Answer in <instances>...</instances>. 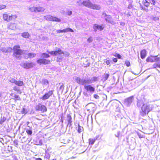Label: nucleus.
Returning a JSON list of instances; mask_svg holds the SVG:
<instances>
[{"label":"nucleus","mask_w":160,"mask_h":160,"mask_svg":"<svg viewBox=\"0 0 160 160\" xmlns=\"http://www.w3.org/2000/svg\"><path fill=\"white\" fill-rule=\"evenodd\" d=\"M157 56H155L154 57L155 58H154V62H158L160 61V58H156Z\"/></svg>","instance_id":"3c124183"},{"label":"nucleus","mask_w":160,"mask_h":160,"mask_svg":"<svg viewBox=\"0 0 160 160\" xmlns=\"http://www.w3.org/2000/svg\"><path fill=\"white\" fill-rule=\"evenodd\" d=\"M113 61L114 62H116L117 61V58H114L113 59Z\"/></svg>","instance_id":"774afa93"},{"label":"nucleus","mask_w":160,"mask_h":160,"mask_svg":"<svg viewBox=\"0 0 160 160\" xmlns=\"http://www.w3.org/2000/svg\"><path fill=\"white\" fill-rule=\"evenodd\" d=\"M105 20L106 22L108 23H112V18L110 15H108L106 18H105Z\"/></svg>","instance_id":"aec40b11"},{"label":"nucleus","mask_w":160,"mask_h":160,"mask_svg":"<svg viewBox=\"0 0 160 160\" xmlns=\"http://www.w3.org/2000/svg\"><path fill=\"white\" fill-rule=\"evenodd\" d=\"M6 120V118L5 117H1L0 119V124L1 125H2Z\"/></svg>","instance_id":"7c9ffc66"},{"label":"nucleus","mask_w":160,"mask_h":160,"mask_svg":"<svg viewBox=\"0 0 160 160\" xmlns=\"http://www.w3.org/2000/svg\"><path fill=\"white\" fill-rule=\"evenodd\" d=\"M91 9H93L99 10L101 9V7L99 5L93 4L92 3V6Z\"/></svg>","instance_id":"dca6fc26"},{"label":"nucleus","mask_w":160,"mask_h":160,"mask_svg":"<svg viewBox=\"0 0 160 160\" xmlns=\"http://www.w3.org/2000/svg\"><path fill=\"white\" fill-rule=\"evenodd\" d=\"M36 12H43L45 10V8L42 7H36Z\"/></svg>","instance_id":"4be33fe9"},{"label":"nucleus","mask_w":160,"mask_h":160,"mask_svg":"<svg viewBox=\"0 0 160 160\" xmlns=\"http://www.w3.org/2000/svg\"><path fill=\"white\" fill-rule=\"evenodd\" d=\"M71 119L72 118L71 116L69 114H68L67 116V120L68 122V124L71 123Z\"/></svg>","instance_id":"c756f323"},{"label":"nucleus","mask_w":160,"mask_h":160,"mask_svg":"<svg viewBox=\"0 0 160 160\" xmlns=\"http://www.w3.org/2000/svg\"><path fill=\"white\" fill-rule=\"evenodd\" d=\"M41 57L43 58H49L50 56L48 54L43 53L41 54Z\"/></svg>","instance_id":"a878e982"},{"label":"nucleus","mask_w":160,"mask_h":160,"mask_svg":"<svg viewBox=\"0 0 160 160\" xmlns=\"http://www.w3.org/2000/svg\"><path fill=\"white\" fill-rule=\"evenodd\" d=\"M36 55V54L34 53H30L28 54V57L30 58H32L35 57Z\"/></svg>","instance_id":"473e14b6"},{"label":"nucleus","mask_w":160,"mask_h":160,"mask_svg":"<svg viewBox=\"0 0 160 160\" xmlns=\"http://www.w3.org/2000/svg\"><path fill=\"white\" fill-rule=\"evenodd\" d=\"M154 108L153 105L149 103L144 104L142 107V111H140V114L143 116L146 115L149 112L153 109Z\"/></svg>","instance_id":"f257e3e1"},{"label":"nucleus","mask_w":160,"mask_h":160,"mask_svg":"<svg viewBox=\"0 0 160 160\" xmlns=\"http://www.w3.org/2000/svg\"><path fill=\"white\" fill-rule=\"evenodd\" d=\"M83 130V128L82 127L80 126L79 124L78 125V132L79 133H80Z\"/></svg>","instance_id":"f704fd0d"},{"label":"nucleus","mask_w":160,"mask_h":160,"mask_svg":"<svg viewBox=\"0 0 160 160\" xmlns=\"http://www.w3.org/2000/svg\"><path fill=\"white\" fill-rule=\"evenodd\" d=\"M106 63L107 65H109L110 63V62L109 60H107L106 62Z\"/></svg>","instance_id":"338daca9"},{"label":"nucleus","mask_w":160,"mask_h":160,"mask_svg":"<svg viewBox=\"0 0 160 160\" xmlns=\"http://www.w3.org/2000/svg\"><path fill=\"white\" fill-rule=\"evenodd\" d=\"M114 56L115 57H118V58L119 59L121 58V56L120 54L117 53Z\"/></svg>","instance_id":"864d4df0"},{"label":"nucleus","mask_w":160,"mask_h":160,"mask_svg":"<svg viewBox=\"0 0 160 160\" xmlns=\"http://www.w3.org/2000/svg\"><path fill=\"white\" fill-rule=\"evenodd\" d=\"M125 64L128 67H129V66H130V62L128 61H127L125 62Z\"/></svg>","instance_id":"603ef678"},{"label":"nucleus","mask_w":160,"mask_h":160,"mask_svg":"<svg viewBox=\"0 0 160 160\" xmlns=\"http://www.w3.org/2000/svg\"><path fill=\"white\" fill-rule=\"evenodd\" d=\"M13 89L17 92H19L20 91L19 88L17 86H15L13 87Z\"/></svg>","instance_id":"ea45409f"},{"label":"nucleus","mask_w":160,"mask_h":160,"mask_svg":"<svg viewBox=\"0 0 160 160\" xmlns=\"http://www.w3.org/2000/svg\"><path fill=\"white\" fill-rule=\"evenodd\" d=\"M36 7H33L31 8H30L29 9V10L32 12H36Z\"/></svg>","instance_id":"c9c22d12"},{"label":"nucleus","mask_w":160,"mask_h":160,"mask_svg":"<svg viewBox=\"0 0 160 160\" xmlns=\"http://www.w3.org/2000/svg\"><path fill=\"white\" fill-rule=\"evenodd\" d=\"M143 3L146 7H148L149 5V3L146 0H143Z\"/></svg>","instance_id":"72a5a7b5"},{"label":"nucleus","mask_w":160,"mask_h":160,"mask_svg":"<svg viewBox=\"0 0 160 160\" xmlns=\"http://www.w3.org/2000/svg\"><path fill=\"white\" fill-rule=\"evenodd\" d=\"M89 144H91L92 145L93 144L95 141V140L92 139H89Z\"/></svg>","instance_id":"58836bf2"},{"label":"nucleus","mask_w":160,"mask_h":160,"mask_svg":"<svg viewBox=\"0 0 160 160\" xmlns=\"http://www.w3.org/2000/svg\"><path fill=\"white\" fill-rule=\"evenodd\" d=\"M8 28L12 30H14L16 28V25L15 23H10L8 25Z\"/></svg>","instance_id":"f3484780"},{"label":"nucleus","mask_w":160,"mask_h":160,"mask_svg":"<svg viewBox=\"0 0 160 160\" xmlns=\"http://www.w3.org/2000/svg\"><path fill=\"white\" fill-rule=\"evenodd\" d=\"M82 2L81 0L78 1L77 2V3L78 4V5L79 6H81L82 5H83L82 3Z\"/></svg>","instance_id":"09e8293b"},{"label":"nucleus","mask_w":160,"mask_h":160,"mask_svg":"<svg viewBox=\"0 0 160 160\" xmlns=\"http://www.w3.org/2000/svg\"><path fill=\"white\" fill-rule=\"evenodd\" d=\"M22 36L25 38H28L29 37V34L28 32H24L22 33Z\"/></svg>","instance_id":"412c9836"},{"label":"nucleus","mask_w":160,"mask_h":160,"mask_svg":"<svg viewBox=\"0 0 160 160\" xmlns=\"http://www.w3.org/2000/svg\"><path fill=\"white\" fill-rule=\"evenodd\" d=\"M17 17L16 15H10L7 14H3V18L4 20L7 22H9L13 19L17 18Z\"/></svg>","instance_id":"20e7f679"},{"label":"nucleus","mask_w":160,"mask_h":160,"mask_svg":"<svg viewBox=\"0 0 160 160\" xmlns=\"http://www.w3.org/2000/svg\"><path fill=\"white\" fill-rule=\"evenodd\" d=\"M26 132L28 135H31L32 133V129L30 128H27L26 129Z\"/></svg>","instance_id":"2f4dec72"},{"label":"nucleus","mask_w":160,"mask_h":160,"mask_svg":"<svg viewBox=\"0 0 160 160\" xmlns=\"http://www.w3.org/2000/svg\"><path fill=\"white\" fill-rule=\"evenodd\" d=\"M72 13V12L71 11H68V15L69 16H70Z\"/></svg>","instance_id":"680f3d73"},{"label":"nucleus","mask_w":160,"mask_h":160,"mask_svg":"<svg viewBox=\"0 0 160 160\" xmlns=\"http://www.w3.org/2000/svg\"><path fill=\"white\" fill-rule=\"evenodd\" d=\"M14 144L15 145V146H17L18 145V142L17 141H14Z\"/></svg>","instance_id":"69168bd1"},{"label":"nucleus","mask_w":160,"mask_h":160,"mask_svg":"<svg viewBox=\"0 0 160 160\" xmlns=\"http://www.w3.org/2000/svg\"><path fill=\"white\" fill-rule=\"evenodd\" d=\"M82 3L84 6L90 8H91L92 5V3L89 0L83 1Z\"/></svg>","instance_id":"ddd939ff"},{"label":"nucleus","mask_w":160,"mask_h":160,"mask_svg":"<svg viewBox=\"0 0 160 160\" xmlns=\"http://www.w3.org/2000/svg\"><path fill=\"white\" fill-rule=\"evenodd\" d=\"M134 99V97L133 96H131L126 99L125 100V104L127 106H129L131 103L133 101Z\"/></svg>","instance_id":"f8f14e48"},{"label":"nucleus","mask_w":160,"mask_h":160,"mask_svg":"<svg viewBox=\"0 0 160 160\" xmlns=\"http://www.w3.org/2000/svg\"><path fill=\"white\" fill-rule=\"evenodd\" d=\"M146 61L148 62H154V59L152 56L148 57L146 59Z\"/></svg>","instance_id":"b1692460"},{"label":"nucleus","mask_w":160,"mask_h":160,"mask_svg":"<svg viewBox=\"0 0 160 160\" xmlns=\"http://www.w3.org/2000/svg\"><path fill=\"white\" fill-rule=\"evenodd\" d=\"M7 48L4 47H1L0 50L2 52L6 53Z\"/></svg>","instance_id":"4c0bfd02"},{"label":"nucleus","mask_w":160,"mask_h":160,"mask_svg":"<svg viewBox=\"0 0 160 160\" xmlns=\"http://www.w3.org/2000/svg\"><path fill=\"white\" fill-rule=\"evenodd\" d=\"M15 98L14 99L15 100H21L20 97L18 95H15L14 96Z\"/></svg>","instance_id":"a19ab883"},{"label":"nucleus","mask_w":160,"mask_h":160,"mask_svg":"<svg viewBox=\"0 0 160 160\" xmlns=\"http://www.w3.org/2000/svg\"><path fill=\"white\" fill-rule=\"evenodd\" d=\"M10 82L12 83L15 84L16 80L14 78H11L9 80Z\"/></svg>","instance_id":"c03bdc74"},{"label":"nucleus","mask_w":160,"mask_h":160,"mask_svg":"<svg viewBox=\"0 0 160 160\" xmlns=\"http://www.w3.org/2000/svg\"><path fill=\"white\" fill-rule=\"evenodd\" d=\"M95 106V104L93 103H90L87 104L86 106V108H87L88 111L92 110Z\"/></svg>","instance_id":"2eb2a0df"},{"label":"nucleus","mask_w":160,"mask_h":160,"mask_svg":"<svg viewBox=\"0 0 160 160\" xmlns=\"http://www.w3.org/2000/svg\"><path fill=\"white\" fill-rule=\"evenodd\" d=\"M94 97L96 99H99V96L97 94H94Z\"/></svg>","instance_id":"6e6d98bb"},{"label":"nucleus","mask_w":160,"mask_h":160,"mask_svg":"<svg viewBox=\"0 0 160 160\" xmlns=\"http://www.w3.org/2000/svg\"><path fill=\"white\" fill-rule=\"evenodd\" d=\"M6 5L0 4V10L4 9L6 8Z\"/></svg>","instance_id":"49530a36"},{"label":"nucleus","mask_w":160,"mask_h":160,"mask_svg":"<svg viewBox=\"0 0 160 160\" xmlns=\"http://www.w3.org/2000/svg\"><path fill=\"white\" fill-rule=\"evenodd\" d=\"M60 54L62 55V56L63 57H64V56L67 57L69 56V53L67 52H62V53H61Z\"/></svg>","instance_id":"e433bc0d"},{"label":"nucleus","mask_w":160,"mask_h":160,"mask_svg":"<svg viewBox=\"0 0 160 160\" xmlns=\"http://www.w3.org/2000/svg\"><path fill=\"white\" fill-rule=\"evenodd\" d=\"M108 15H107L106 13H105L104 12H103L102 14V17L104 18H106V17L108 16Z\"/></svg>","instance_id":"5fc2aeb1"},{"label":"nucleus","mask_w":160,"mask_h":160,"mask_svg":"<svg viewBox=\"0 0 160 160\" xmlns=\"http://www.w3.org/2000/svg\"><path fill=\"white\" fill-rule=\"evenodd\" d=\"M44 18L45 19L49 21L58 22L61 21V19H60L51 15H47L45 16L44 17Z\"/></svg>","instance_id":"39448f33"},{"label":"nucleus","mask_w":160,"mask_h":160,"mask_svg":"<svg viewBox=\"0 0 160 160\" xmlns=\"http://www.w3.org/2000/svg\"><path fill=\"white\" fill-rule=\"evenodd\" d=\"M60 55L57 57V61L58 62H60L63 57L61 54H59Z\"/></svg>","instance_id":"c85d7f7f"},{"label":"nucleus","mask_w":160,"mask_h":160,"mask_svg":"<svg viewBox=\"0 0 160 160\" xmlns=\"http://www.w3.org/2000/svg\"><path fill=\"white\" fill-rule=\"evenodd\" d=\"M87 91L93 93L95 91V88L90 85L85 86L84 88Z\"/></svg>","instance_id":"9b49d317"},{"label":"nucleus","mask_w":160,"mask_h":160,"mask_svg":"<svg viewBox=\"0 0 160 160\" xmlns=\"http://www.w3.org/2000/svg\"><path fill=\"white\" fill-rule=\"evenodd\" d=\"M151 3L153 5H155V1L154 0H151Z\"/></svg>","instance_id":"e2e57ef3"},{"label":"nucleus","mask_w":160,"mask_h":160,"mask_svg":"<svg viewBox=\"0 0 160 160\" xmlns=\"http://www.w3.org/2000/svg\"><path fill=\"white\" fill-rule=\"evenodd\" d=\"M56 32L57 33H60L61 32H63L62 30H57Z\"/></svg>","instance_id":"052dcab7"},{"label":"nucleus","mask_w":160,"mask_h":160,"mask_svg":"<svg viewBox=\"0 0 160 160\" xmlns=\"http://www.w3.org/2000/svg\"><path fill=\"white\" fill-rule=\"evenodd\" d=\"M15 84L18 86H22L24 85V83L22 81L16 80Z\"/></svg>","instance_id":"6ab92c4d"},{"label":"nucleus","mask_w":160,"mask_h":160,"mask_svg":"<svg viewBox=\"0 0 160 160\" xmlns=\"http://www.w3.org/2000/svg\"><path fill=\"white\" fill-rule=\"evenodd\" d=\"M98 78L97 77H93L91 79H90V83H91L93 82H94L98 81Z\"/></svg>","instance_id":"5701e85b"},{"label":"nucleus","mask_w":160,"mask_h":160,"mask_svg":"<svg viewBox=\"0 0 160 160\" xmlns=\"http://www.w3.org/2000/svg\"><path fill=\"white\" fill-rule=\"evenodd\" d=\"M20 65L22 67L27 69L32 68L35 65V64L32 62L22 63Z\"/></svg>","instance_id":"0eeeda50"},{"label":"nucleus","mask_w":160,"mask_h":160,"mask_svg":"<svg viewBox=\"0 0 160 160\" xmlns=\"http://www.w3.org/2000/svg\"><path fill=\"white\" fill-rule=\"evenodd\" d=\"M159 19V18L158 17H155L153 18V20L155 21H158Z\"/></svg>","instance_id":"4d7b16f0"},{"label":"nucleus","mask_w":160,"mask_h":160,"mask_svg":"<svg viewBox=\"0 0 160 160\" xmlns=\"http://www.w3.org/2000/svg\"><path fill=\"white\" fill-rule=\"evenodd\" d=\"M37 62L38 63L41 64H49L50 61L49 60H47L44 58L39 59L37 60Z\"/></svg>","instance_id":"1a4fd4ad"},{"label":"nucleus","mask_w":160,"mask_h":160,"mask_svg":"<svg viewBox=\"0 0 160 160\" xmlns=\"http://www.w3.org/2000/svg\"><path fill=\"white\" fill-rule=\"evenodd\" d=\"M13 56L17 58H19L20 55L24 53L25 51L20 49V47L18 45L14 46L13 49Z\"/></svg>","instance_id":"f03ea898"},{"label":"nucleus","mask_w":160,"mask_h":160,"mask_svg":"<svg viewBox=\"0 0 160 160\" xmlns=\"http://www.w3.org/2000/svg\"><path fill=\"white\" fill-rule=\"evenodd\" d=\"M142 9L143 10L145 11L146 12H148V9L145 7H142Z\"/></svg>","instance_id":"bf43d9fd"},{"label":"nucleus","mask_w":160,"mask_h":160,"mask_svg":"<svg viewBox=\"0 0 160 160\" xmlns=\"http://www.w3.org/2000/svg\"><path fill=\"white\" fill-rule=\"evenodd\" d=\"M93 29L95 32H96L98 30L102 31L103 29V28L101 26L95 24L93 25Z\"/></svg>","instance_id":"4468645a"},{"label":"nucleus","mask_w":160,"mask_h":160,"mask_svg":"<svg viewBox=\"0 0 160 160\" xmlns=\"http://www.w3.org/2000/svg\"><path fill=\"white\" fill-rule=\"evenodd\" d=\"M35 109L37 111H40L41 112H44L47 111V108L45 106L42 105L40 103L38 104L36 106Z\"/></svg>","instance_id":"423d86ee"},{"label":"nucleus","mask_w":160,"mask_h":160,"mask_svg":"<svg viewBox=\"0 0 160 160\" xmlns=\"http://www.w3.org/2000/svg\"><path fill=\"white\" fill-rule=\"evenodd\" d=\"M92 38L91 37L89 38L87 40V41L89 43L92 42Z\"/></svg>","instance_id":"8fccbe9b"},{"label":"nucleus","mask_w":160,"mask_h":160,"mask_svg":"<svg viewBox=\"0 0 160 160\" xmlns=\"http://www.w3.org/2000/svg\"><path fill=\"white\" fill-rule=\"evenodd\" d=\"M74 80L78 84L83 85L84 87L91 84L90 79H81L80 78L75 77L74 78Z\"/></svg>","instance_id":"7ed1b4c3"},{"label":"nucleus","mask_w":160,"mask_h":160,"mask_svg":"<svg viewBox=\"0 0 160 160\" xmlns=\"http://www.w3.org/2000/svg\"><path fill=\"white\" fill-rule=\"evenodd\" d=\"M109 76V73H106V74H105L103 76V80L104 81H106L108 79V78Z\"/></svg>","instance_id":"cd10ccee"},{"label":"nucleus","mask_w":160,"mask_h":160,"mask_svg":"<svg viewBox=\"0 0 160 160\" xmlns=\"http://www.w3.org/2000/svg\"><path fill=\"white\" fill-rule=\"evenodd\" d=\"M12 48L10 47H8L7 48L6 52V53L7 52H11L12 51Z\"/></svg>","instance_id":"79ce46f5"},{"label":"nucleus","mask_w":160,"mask_h":160,"mask_svg":"<svg viewBox=\"0 0 160 160\" xmlns=\"http://www.w3.org/2000/svg\"><path fill=\"white\" fill-rule=\"evenodd\" d=\"M48 53L52 55H58L60 54L61 53H62V51L60 49H59L58 50L54 51H48Z\"/></svg>","instance_id":"9d476101"},{"label":"nucleus","mask_w":160,"mask_h":160,"mask_svg":"<svg viewBox=\"0 0 160 160\" xmlns=\"http://www.w3.org/2000/svg\"><path fill=\"white\" fill-rule=\"evenodd\" d=\"M42 82L45 85H48V80L46 79L43 80L42 81Z\"/></svg>","instance_id":"a18cd8bd"},{"label":"nucleus","mask_w":160,"mask_h":160,"mask_svg":"<svg viewBox=\"0 0 160 160\" xmlns=\"http://www.w3.org/2000/svg\"><path fill=\"white\" fill-rule=\"evenodd\" d=\"M132 8V5L131 4H129L128 6V8L129 9H131Z\"/></svg>","instance_id":"0e129e2a"},{"label":"nucleus","mask_w":160,"mask_h":160,"mask_svg":"<svg viewBox=\"0 0 160 160\" xmlns=\"http://www.w3.org/2000/svg\"><path fill=\"white\" fill-rule=\"evenodd\" d=\"M153 67L154 68H155L156 67H159L160 68V64L159 63L154 64L153 65Z\"/></svg>","instance_id":"37998d69"},{"label":"nucleus","mask_w":160,"mask_h":160,"mask_svg":"<svg viewBox=\"0 0 160 160\" xmlns=\"http://www.w3.org/2000/svg\"><path fill=\"white\" fill-rule=\"evenodd\" d=\"M64 88V86L63 84H62L61 85L59 88V90H61V92H62Z\"/></svg>","instance_id":"de8ad7c7"},{"label":"nucleus","mask_w":160,"mask_h":160,"mask_svg":"<svg viewBox=\"0 0 160 160\" xmlns=\"http://www.w3.org/2000/svg\"><path fill=\"white\" fill-rule=\"evenodd\" d=\"M90 65V62L87 60H85L84 61L83 63V66L86 67Z\"/></svg>","instance_id":"bb28decb"},{"label":"nucleus","mask_w":160,"mask_h":160,"mask_svg":"<svg viewBox=\"0 0 160 160\" xmlns=\"http://www.w3.org/2000/svg\"><path fill=\"white\" fill-rule=\"evenodd\" d=\"M142 103V102L141 101H139L137 103V106L138 107H140L141 106L140 104Z\"/></svg>","instance_id":"13d9d810"},{"label":"nucleus","mask_w":160,"mask_h":160,"mask_svg":"<svg viewBox=\"0 0 160 160\" xmlns=\"http://www.w3.org/2000/svg\"><path fill=\"white\" fill-rule=\"evenodd\" d=\"M146 51L145 50H143L141 52V57L142 59H143L146 56Z\"/></svg>","instance_id":"a211bd4d"},{"label":"nucleus","mask_w":160,"mask_h":160,"mask_svg":"<svg viewBox=\"0 0 160 160\" xmlns=\"http://www.w3.org/2000/svg\"><path fill=\"white\" fill-rule=\"evenodd\" d=\"M63 32H73V30L71 28H67L66 29H64L62 30Z\"/></svg>","instance_id":"393cba45"},{"label":"nucleus","mask_w":160,"mask_h":160,"mask_svg":"<svg viewBox=\"0 0 160 160\" xmlns=\"http://www.w3.org/2000/svg\"><path fill=\"white\" fill-rule=\"evenodd\" d=\"M53 94V92L52 91H50L46 93L43 96L41 97L40 99H41L43 100H46L49 98L50 96H51Z\"/></svg>","instance_id":"6e6552de"}]
</instances>
